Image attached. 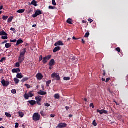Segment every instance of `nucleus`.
<instances>
[{"instance_id": "nucleus-1", "label": "nucleus", "mask_w": 128, "mask_h": 128, "mask_svg": "<svg viewBox=\"0 0 128 128\" xmlns=\"http://www.w3.org/2000/svg\"><path fill=\"white\" fill-rule=\"evenodd\" d=\"M34 91H31L28 94H24V98L26 100H28L30 98H32L34 96V94H33Z\"/></svg>"}, {"instance_id": "nucleus-2", "label": "nucleus", "mask_w": 128, "mask_h": 128, "mask_svg": "<svg viewBox=\"0 0 128 128\" xmlns=\"http://www.w3.org/2000/svg\"><path fill=\"white\" fill-rule=\"evenodd\" d=\"M40 120V115L38 113H35L33 116V120L34 122H38Z\"/></svg>"}, {"instance_id": "nucleus-3", "label": "nucleus", "mask_w": 128, "mask_h": 128, "mask_svg": "<svg viewBox=\"0 0 128 128\" xmlns=\"http://www.w3.org/2000/svg\"><path fill=\"white\" fill-rule=\"evenodd\" d=\"M40 14H42V12L40 11V10H36L35 12V14H33L32 18H36V16H40Z\"/></svg>"}, {"instance_id": "nucleus-4", "label": "nucleus", "mask_w": 128, "mask_h": 128, "mask_svg": "<svg viewBox=\"0 0 128 128\" xmlns=\"http://www.w3.org/2000/svg\"><path fill=\"white\" fill-rule=\"evenodd\" d=\"M36 100L37 104L38 106H42V104H40L42 102V96H38L36 98Z\"/></svg>"}, {"instance_id": "nucleus-5", "label": "nucleus", "mask_w": 128, "mask_h": 128, "mask_svg": "<svg viewBox=\"0 0 128 128\" xmlns=\"http://www.w3.org/2000/svg\"><path fill=\"white\" fill-rule=\"evenodd\" d=\"M66 126H68V124L64 123H60L58 124L56 128H66Z\"/></svg>"}, {"instance_id": "nucleus-6", "label": "nucleus", "mask_w": 128, "mask_h": 128, "mask_svg": "<svg viewBox=\"0 0 128 128\" xmlns=\"http://www.w3.org/2000/svg\"><path fill=\"white\" fill-rule=\"evenodd\" d=\"M2 84L4 86H10V81H6L4 80H2Z\"/></svg>"}, {"instance_id": "nucleus-7", "label": "nucleus", "mask_w": 128, "mask_h": 128, "mask_svg": "<svg viewBox=\"0 0 128 128\" xmlns=\"http://www.w3.org/2000/svg\"><path fill=\"white\" fill-rule=\"evenodd\" d=\"M24 58H25L24 56H22L20 55L18 59V62H19L20 64H22V62H23L24 61Z\"/></svg>"}, {"instance_id": "nucleus-8", "label": "nucleus", "mask_w": 128, "mask_h": 128, "mask_svg": "<svg viewBox=\"0 0 128 128\" xmlns=\"http://www.w3.org/2000/svg\"><path fill=\"white\" fill-rule=\"evenodd\" d=\"M38 80H42V78H44V76H42V74L40 73H38L36 76Z\"/></svg>"}, {"instance_id": "nucleus-9", "label": "nucleus", "mask_w": 128, "mask_h": 128, "mask_svg": "<svg viewBox=\"0 0 128 128\" xmlns=\"http://www.w3.org/2000/svg\"><path fill=\"white\" fill-rule=\"evenodd\" d=\"M26 48H24L22 50V51L20 52V56H24L26 54Z\"/></svg>"}, {"instance_id": "nucleus-10", "label": "nucleus", "mask_w": 128, "mask_h": 128, "mask_svg": "<svg viewBox=\"0 0 128 128\" xmlns=\"http://www.w3.org/2000/svg\"><path fill=\"white\" fill-rule=\"evenodd\" d=\"M64 46V44L62 41H58L57 42L55 43L54 46Z\"/></svg>"}, {"instance_id": "nucleus-11", "label": "nucleus", "mask_w": 128, "mask_h": 128, "mask_svg": "<svg viewBox=\"0 0 128 128\" xmlns=\"http://www.w3.org/2000/svg\"><path fill=\"white\" fill-rule=\"evenodd\" d=\"M55 64H56V61H54V60L52 59L50 60L49 62V66H54Z\"/></svg>"}, {"instance_id": "nucleus-12", "label": "nucleus", "mask_w": 128, "mask_h": 128, "mask_svg": "<svg viewBox=\"0 0 128 128\" xmlns=\"http://www.w3.org/2000/svg\"><path fill=\"white\" fill-rule=\"evenodd\" d=\"M13 74H18V72H20V68H14L12 70Z\"/></svg>"}, {"instance_id": "nucleus-13", "label": "nucleus", "mask_w": 128, "mask_h": 128, "mask_svg": "<svg viewBox=\"0 0 128 128\" xmlns=\"http://www.w3.org/2000/svg\"><path fill=\"white\" fill-rule=\"evenodd\" d=\"M38 94L40 96H46L48 93L46 92L40 90V92H38Z\"/></svg>"}, {"instance_id": "nucleus-14", "label": "nucleus", "mask_w": 128, "mask_h": 128, "mask_svg": "<svg viewBox=\"0 0 128 128\" xmlns=\"http://www.w3.org/2000/svg\"><path fill=\"white\" fill-rule=\"evenodd\" d=\"M62 50V48L60 46L56 47L53 50V52L56 53L57 52H58V50Z\"/></svg>"}, {"instance_id": "nucleus-15", "label": "nucleus", "mask_w": 128, "mask_h": 128, "mask_svg": "<svg viewBox=\"0 0 128 128\" xmlns=\"http://www.w3.org/2000/svg\"><path fill=\"white\" fill-rule=\"evenodd\" d=\"M28 102H29V104H31V106H34V104H36V100H29L28 101Z\"/></svg>"}, {"instance_id": "nucleus-16", "label": "nucleus", "mask_w": 128, "mask_h": 128, "mask_svg": "<svg viewBox=\"0 0 128 128\" xmlns=\"http://www.w3.org/2000/svg\"><path fill=\"white\" fill-rule=\"evenodd\" d=\"M17 78H24V76L22 73H18L16 75Z\"/></svg>"}, {"instance_id": "nucleus-17", "label": "nucleus", "mask_w": 128, "mask_h": 128, "mask_svg": "<svg viewBox=\"0 0 128 128\" xmlns=\"http://www.w3.org/2000/svg\"><path fill=\"white\" fill-rule=\"evenodd\" d=\"M31 4L34 6H38V2L36 0H33L31 2Z\"/></svg>"}, {"instance_id": "nucleus-18", "label": "nucleus", "mask_w": 128, "mask_h": 128, "mask_svg": "<svg viewBox=\"0 0 128 128\" xmlns=\"http://www.w3.org/2000/svg\"><path fill=\"white\" fill-rule=\"evenodd\" d=\"M0 36H8V34H6V32L2 30V32L0 31Z\"/></svg>"}, {"instance_id": "nucleus-19", "label": "nucleus", "mask_w": 128, "mask_h": 128, "mask_svg": "<svg viewBox=\"0 0 128 128\" xmlns=\"http://www.w3.org/2000/svg\"><path fill=\"white\" fill-rule=\"evenodd\" d=\"M22 42H24V41L22 40H18L17 41V43L16 44V46H20V44H22Z\"/></svg>"}, {"instance_id": "nucleus-20", "label": "nucleus", "mask_w": 128, "mask_h": 128, "mask_svg": "<svg viewBox=\"0 0 128 128\" xmlns=\"http://www.w3.org/2000/svg\"><path fill=\"white\" fill-rule=\"evenodd\" d=\"M67 24H72V19L68 18L66 21Z\"/></svg>"}, {"instance_id": "nucleus-21", "label": "nucleus", "mask_w": 128, "mask_h": 128, "mask_svg": "<svg viewBox=\"0 0 128 128\" xmlns=\"http://www.w3.org/2000/svg\"><path fill=\"white\" fill-rule=\"evenodd\" d=\"M26 12V10L22 9V10H19L17 11V12L18 14H24V12Z\"/></svg>"}, {"instance_id": "nucleus-22", "label": "nucleus", "mask_w": 128, "mask_h": 128, "mask_svg": "<svg viewBox=\"0 0 128 128\" xmlns=\"http://www.w3.org/2000/svg\"><path fill=\"white\" fill-rule=\"evenodd\" d=\"M12 20H14V17L10 16V18H8V24H10V22H12Z\"/></svg>"}, {"instance_id": "nucleus-23", "label": "nucleus", "mask_w": 128, "mask_h": 128, "mask_svg": "<svg viewBox=\"0 0 128 128\" xmlns=\"http://www.w3.org/2000/svg\"><path fill=\"white\" fill-rule=\"evenodd\" d=\"M14 82L16 84H18L20 83V80H18V78H14Z\"/></svg>"}, {"instance_id": "nucleus-24", "label": "nucleus", "mask_w": 128, "mask_h": 128, "mask_svg": "<svg viewBox=\"0 0 128 128\" xmlns=\"http://www.w3.org/2000/svg\"><path fill=\"white\" fill-rule=\"evenodd\" d=\"M30 80V78H24L21 80V82H27V80Z\"/></svg>"}, {"instance_id": "nucleus-25", "label": "nucleus", "mask_w": 128, "mask_h": 128, "mask_svg": "<svg viewBox=\"0 0 128 128\" xmlns=\"http://www.w3.org/2000/svg\"><path fill=\"white\" fill-rule=\"evenodd\" d=\"M50 84H52V80H51L47 81L46 82V86H48V88L50 86Z\"/></svg>"}, {"instance_id": "nucleus-26", "label": "nucleus", "mask_w": 128, "mask_h": 128, "mask_svg": "<svg viewBox=\"0 0 128 128\" xmlns=\"http://www.w3.org/2000/svg\"><path fill=\"white\" fill-rule=\"evenodd\" d=\"M12 46V45H10L9 43H7L5 44V47L6 48H10Z\"/></svg>"}, {"instance_id": "nucleus-27", "label": "nucleus", "mask_w": 128, "mask_h": 128, "mask_svg": "<svg viewBox=\"0 0 128 128\" xmlns=\"http://www.w3.org/2000/svg\"><path fill=\"white\" fill-rule=\"evenodd\" d=\"M60 94H54V98L56 99V100H60Z\"/></svg>"}, {"instance_id": "nucleus-28", "label": "nucleus", "mask_w": 128, "mask_h": 128, "mask_svg": "<svg viewBox=\"0 0 128 128\" xmlns=\"http://www.w3.org/2000/svg\"><path fill=\"white\" fill-rule=\"evenodd\" d=\"M46 59L47 60H50V58H52V55H48L45 57Z\"/></svg>"}, {"instance_id": "nucleus-29", "label": "nucleus", "mask_w": 128, "mask_h": 128, "mask_svg": "<svg viewBox=\"0 0 128 128\" xmlns=\"http://www.w3.org/2000/svg\"><path fill=\"white\" fill-rule=\"evenodd\" d=\"M18 114H19L20 116V118H24V112H18Z\"/></svg>"}, {"instance_id": "nucleus-30", "label": "nucleus", "mask_w": 128, "mask_h": 128, "mask_svg": "<svg viewBox=\"0 0 128 128\" xmlns=\"http://www.w3.org/2000/svg\"><path fill=\"white\" fill-rule=\"evenodd\" d=\"M42 62L44 64H46L48 62V60L44 58H43Z\"/></svg>"}, {"instance_id": "nucleus-31", "label": "nucleus", "mask_w": 128, "mask_h": 128, "mask_svg": "<svg viewBox=\"0 0 128 128\" xmlns=\"http://www.w3.org/2000/svg\"><path fill=\"white\" fill-rule=\"evenodd\" d=\"M5 114L7 118H12V114H10L9 113L6 112Z\"/></svg>"}, {"instance_id": "nucleus-32", "label": "nucleus", "mask_w": 128, "mask_h": 128, "mask_svg": "<svg viewBox=\"0 0 128 128\" xmlns=\"http://www.w3.org/2000/svg\"><path fill=\"white\" fill-rule=\"evenodd\" d=\"M84 38H88V36H90V32H88L84 35Z\"/></svg>"}, {"instance_id": "nucleus-33", "label": "nucleus", "mask_w": 128, "mask_h": 128, "mask_svg": "<svg viewBox=\"0 0 128 128\" xmlns=\"http://www.w3.org/2000/svg\"><path fill=\"white\" fill-rule=\"evenodd\" d=\"M57 75H58V74H56V73H53L52 74V78H56Z\"/></svg>"}, {"instance_id": "nucleus-34", "label": "nucleus", "mask_w": 128, "mask_h": 128, "mask_svg": "<svg viewBox=\"0 0 128 128\" xmlns=\"http://www.w3.org/2000/svg\"><path fill=\"white\" fill-rule=\"evenodd\" d=\"M6 58H3L1 59V60H0V62H6Z\"/></svg>"}, {"instance_id": "nucleus-35", "label": "nucleus", "mask_w": 128, "mask_h": 128, "mask_svg": "<svg viewBox=\"0 0 128 128\" xmlns=\"http://www.w3.org/2000/svg\"><path fill=\"white\" fill-rule=\"evenodd\" d=\"M56 80H60V75L56 76Z\"/></svg>"}, {"instance_id": "nucleus-36", "label": "nucleus", "mask_w": 128, "mask_h": 128, "mask_svg": "<svg viewBox=\"0 0 128 128\" xmlns=\"http://www.w3.org/2000/svg\"><path fill=\"white\" fill-rule=\"evenodd\" d=\"M92 124L94 126H98V124L96 123V120H94L92 122Z\"/></svg>"}, {"instance_id": "nucleus-37", "label": "nucleus", "mask_w": 128, "mask_h": 128, "mask_svg": "<svg viewBox=\"0 0 128 128\" xmlns=\"http://www.w3.org/2000/svg\"><path fill=\"white\" fill-rule=\"evenodd\" d=\"M70 80V77H64V80Z\"/></svg>"}, {"instance_id": "nucleus-38", "label": "nucleus", "mask_w": 128, "mask_h": 128, "mask_svg": "<svg viewBox=\"0 0 128 128\" xmlns=\"http://www.w3.org/2000/svg\"><path fill=\"white\" fill-rule=\"evenodd\" d=\"M8 16H2V19L4 20H8Z\"/></svg>"}, {"instance_id": "nucleus-39", "label": "nucleus", "mask_w": 128, "mask_h": 128, "mask_svg": "<svg viewBox=\"0 0 128 128\" xmlns=\"http://www.w3.org/2000/svg\"><path fill=\"white\" fill-rule=\"evenodd\" d=\"M2 40H8V36H2Z\"/></svg>"}, {"instance_id": "nucleus-40", "label": "nucleus", "mask_w": 128, "mask_h": 128, "mask_svg": "<svg viewBox=\"0 0 128 128\" xmlns=\"http://www.w3.org/2000/svg\"><path fill=\"white\" fill-rule=\"evenodd\" d=\"M20 62L16 64V68H20Z\"/></svg>"}, {"instance_id": "nucleus-41", "label": "nucleus", "mask_w": 128, "mask_h": 128, "mask_svg": "<svg viewBox=\"0 0 128 128\" xmlns=\"http://www.w3.org/2000/svg\"><path fill=\"white\" fill-rule=\"evenodd\" d=\"M103 112L102 110H97V112H100V114H104V112Z\"/></svg>"}, {"instance_id": "nucleus-42", "label": "nucleus", "mask_w": 128, "mask_h": 128, "mask_svg": "<svg viewBox=\"0 0 128 128\" xmlns=\"http://www.w3.org/2000/svg\"><path fill=\"white\" fill-rule=\"evenodd\" d=\"M42 60H44V57L42 56H40V57L39 62H42Z\"/></svg>"}, {"instance_id": "nucleus-43", "label": "nucleus", "mask_w": 128, "mask_h": 128, "mask_svg": "<svg viewBox=\"0 0 128 128\" xmlns=\"http://www.w3.org/2000/svg\"><path fill=\"white\" fill-rule=\"evenodd\" d=\"M52 4L53 6H56V0H52Z\"/></svg>"}, {"instance_id": "nucleus-44", "label": "nucleus", "mask_w": 128, "mask_h": 128, "mask_svg": "<svg viewBox=\"0 0 128 128\" xmlns=\"http://www.w3.org/2000/svg\"><path fill=\"white\" fill-rule=\"evenodd\" d=\"M90 106V108H94V103H91Z\"/></svg>"}, {"instance_id": "nucleus-45", "label": "nucleus", "mask_w": 128, "mask_h": 128, "mask_svg": "<svg viewBox=\"0 0 128 128\" xmlns=\"http://www.w3.org/2000/svg\"><path fill=\"white\" fill-rule=\"evenodd\" d=\"M10 30H12V32H14V33L16 32V29L14 28H12L10 29Z\"/></svg>"}, {"instance_id": "nucleus-46", "label": "nucleus", "mask_w": 128, "mask_h": 128, "mask_svg": "<svg viewBox=\"0 0 128 128\" xmlns=\"http://www.w3.org/2000/svg\"><path fill=\"white\" fill-rule=\"evenodd\" d=\"M116 52H120V48H116Z\"/></svg>"}, {"instance_id": "nucleus-47", "label": "nucleus", "mask_w": 128, "mask_h": 128, "mask_svg": "<svg viewBox=\"0 0 128 128\" xmlns=\"http://www.w3.org/2000/svg\"><path fill=\"white\" fill-rule=\"evenodd\" d=\"M12 94H16V90H12Z\"/></svg>"}, {"instance_id": "nucleus-48", "label": "nucleus", "mask_w": 128, "mask_h": 128, "mask_svg": "<svg viewBox=\"0 0 128 128\" xmlns=\"http://www.w3.org/2000/svg\"><path fill=\"white\" fill-rule=\"evenodd\" d=\"M25 86H26L27 88H30V85L28 84H26Z\"/></svg>"}, {"instance_id": "nucleus-49", "label": "nucleus", "mask_w": 128, "mask_h": 128, "mask_svg": "<svg viewBox=\"0 0 128 128\" xmlns=\"http://www.w3.org/2000/svg\"><path fill=\"white\" fill-rule=\"evenodd\" d=\"M44 104V106H47V108H48L49 106H50V104L48 103Z\"/></svg>"}, {"instance_id": "nucleus-50", "label": "nucleus", "mask_w": 128, "mask_h": 128, "mask_svg": "<svg viewBox=\"0 0 128 128\" xmlns=\"http://www.w3.org/2000/svg\"><path fill=\"white\" fill-rule=\"evenodd\" d=\"M40 114L42 116H44V111H41Z\"/></svg>"}, {"instance_id": "nucleus-51", "label": "nucleus", "mask_w": 128, "mask_h": 128, "mask_svg": "<svg viewBox=\"0 0 128 128\" xmlns=\"http://www.w3.org/2000/svg\"><path fill=\"white\" fill-rule=\"evenodd\" d=\"M19 126H20V124H18V123L16 122V123L15 128H18Z\"/></svg>"}, {"instance_id": "nucleus-52", "label": "nucleus", "mask_w": 128, "mask_h": 128, "mask_svg": "<svg viewBox=\"0 0 128 128\" xmlns=\"http://www.w3.org/2000/svg\"><path fill=\"white\" fill-rule=\"evenodd\" d=\"M110 78H106V82H110Z\"/></svg>"}, {"instance_id": "nucleus-53", "label": "nucleus", "mask_w": 128, "mask_h": 128, "mask_svg": "<svg viewBox=\"0 0 128 128\" xmlns=\"http://www.w3.org/2000/svg\"><path fill=\"white\" fill-rule=\"evenodd\" d=\"M49 9L50 10H54V7L52 6H49Z\"/></svg>"}, {"instance_id": "nucleus-54", "label": "nucleus", "mask_w": 128, "mask_h": 128, "mask_svg": "<svg viewBox=\"0 0 128 128\" xmlns=\"http://www.w3.org/2000/svg\"><path fill=\"white\" fill-rule=\"evenodd\" d=\"M88 22H90V24H92V22H94V20H92V19H90V18H89L88 20Z\"/></svg>"}, {"instance_id": "nucleus-55", "label": "nucleus", "mask_w": 128, "mask_h": 128, "mask_svg": "<svg viewBox=\"0 0 128 128\" xmlns=\"http://www.w3.org/2000/svg\"><path fill=\"white\" fill-rule=\"evenodd\" d=\"M10 42H16V39L14 40H10Z\"/></svg>"}, {"instance_id": "nucleus-56", "label": "nucleus", "mask_w": 128, "mask_h": 128, "mask_svg": "<svg viewBox=\"0 0 128 128\" xmlns=\"http://www.w3.org/2000/svg\"><path fill=\"white\" fill-rule=\"evenodd\" d=\"M102 112H103V114H108V111L104 110H103Z\"/></svg>"}, {"instance_id": "nucleus-57", "label": "nucleus", "mask_w": 128, "mask_h": 128, "mask_svg": "<svg viewBox=\"0 0 128 128\" xmlns=\"http://www.w3.org/2000/svg\"><path fill=\"white\" fill-rule=\"evenodd\" d=\"M8 42V40H5L4 42L2 43V44H6Z\"/></svg>"}, {"instance_id": "nucleus-58", "label": "nucleus", "mask_w": 128, "mask_h": 128, "mask_svg": "<svg viewBox=\"0 0 128 128\" xmlns=\"http://www.w3.org/2000/svg\"><path fill=\"white\" fill-rule=\"evenodd\" d=\"M65 108L66 110H70V106H66Z\"/></svg>"}, {"instance_id": "nucleus-59", "label": "nucleus", "mask_w": 128, "mask_h": 128, "mask_svg": "<svg viewBox=\"0 0 128 128\" xmlns=\"http://www.w3.org/2000/svg\"><path fill=\"white\" fill-rule=\"evenodd\" d=\"M72 38H73L74 40H78V38H76V37H74V36H73Z\"/></svg>"}, {"instance_id": "nucleus-60", "label": "nucleus", "mask_w": 128, "mask_h": 128, "mask_svg": "<svg viewBox=\"0 0 128 128\" xmlns=\"http://www.w3.org/2000/svg\"><path fill=\"white\" fill-rule=\"evenodd\" d=\"M82 24H88V22H86L85 21V20H82Z\"/></svg>"}, {"instance_id": "nucleus-61", "label": "nucleus", "mask_w": 128, "mask_h": 128, "mask_svg": "<svg viewBox=\"0 0 128 128\" xmlns=\"http://www.w3.org/2000/svg\"><path fill=\"white\" fill-rule=\"evenodd\" d=\"M103 72H104L103 76H106V70H104Z\"/></svg>"}, {"instance_id": "nucleus-62", "label": "nucleus", "mask_w": 128, "mask_h": 128, "mask_svg": "<svg viewBox=\"0 0 128 128\" xmlns=\"http://www.w3.org/2000/svg\"><path fill=\"white\" fill-rule=\"evenodd\" d=\"M53 68L52 66H50L49 67V70H52Z\"/></svg>"}, {"instance_id": "nucleus-63", "label": "nucleus", "mask_w": 128, "mask_h": 128, "mask_svg": "<svg viewBox=\"0 0 128 128\" xmlns=\"http://www.w3.org/2000/svg\"><path fill=\"white\" fill-rule=\"evenodd\" d=\"M50 116H51L52 118H54V116H56V115H55V114H52L50 115Z\"/></svg>"}, {"instance_id": "nucleus-64", "label": "nucleus", "mask_w": 128, "mask_h": 128, "mask_svg": "<svg viewBox=\"0 0 128 128\" xmlns=\"http://www.w3.org/2000/svg\"><path fill=\"white\" fill-rule=\"evenodd\" d=\"M4 8V6H0V10H2Z\"/></svg>"}]
</instances>
